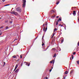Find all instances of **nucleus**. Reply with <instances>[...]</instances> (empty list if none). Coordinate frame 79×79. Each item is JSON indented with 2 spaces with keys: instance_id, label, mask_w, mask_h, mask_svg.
<instances>
[{
  "instance_id": "nucleus-63",
  "label": "nucleus",
  "mask_w": 79,
  "mask_h": 79,
  "mask_svg": "<svg viewBox=\"0 0 79 79\" xmlns=\"http://www.w3.org/2000/svg\"><path fill=\"white\" fill-rule=\"evenodd\" d=\"M78 13H79V11L78 12Z\"/></svg>"
},
{
  "instance_id": "nucleus-57",
  "label": "nucleus",
  "mask_w": 79,
  "mask_h": 79,
  "mask_svg": "<svg viewBox=\"0 0 79 79\" xmlns=\"http://www.w3.org/2000/svg\"><path fill=\"white\" fill-rule=\"evenodd\" d=\"M58 21V23H59V22H60V21Z\"/></svg>"
},
{
  "instance_id": "nucleus-14",
  "label": "nucleus",
  "mask_w": 79,
  "mask_h": 79,
  "mask_svg": "<svg viewBox=\"0 0 79 79\" xmlns=\"http://www.w3.org/2000/svg\"><path fill=\"white\" fill-rule=\"evenodd\" d=\"M14 15H18V14L17 12H15Z\"/></svg>"
},
{
  "instance_id": "nucleus-3",
  "label": "nucleus",
  "mask_w": 79,
  "mask_h": 79,
  "mask_svg": "<svg viewBox=\"0 0 79 79\" xmlns=\"http://www.w3.org/2000/svg\"><path fill=\"white\" fill-rule=\"evenodd\" d=\"M56 23V25H58V21H55L54 23V25H55V23Z\"/></svg>"
},
{
  "instance_id": "nucleus-17",
  "label": "nucleus",
  "mask_w": 79,
  "mask_h": 79,
  "mask_svg": "<svg viewBox=\"0 0 79 79\" xmlns=\"http://www.w3.org/2000/svg\"><path fill=\"white\" fill-rule=\"evenodd\" d=\"M57 50H59V51H60L61 50V49H60V48H57Z\"/></svg>"
},
{
  "instance_id": "nucleus-30",
  "label": "nucleus",
  "mask_w": 79,
  "mask_h": 79,
  "mask_svg": "<svg viewBox=\"0 0 79 79\" xmlns=\"http://www.w3.org/2000/svg\"><path fill=\"white\" fill-rule=\"evenodd\" d=\"M54 30H55V31H58V29L56 28L54 29Z\"/></svg>"
},
{
  "instance_id": "nucleus-35",
  "label": "nucleus",
  "mask_w": 79,
  "mask_h": 79,
  "mask_svg": "<svg viewBox=\"0 0 79 79\" xmlns=\"http://www.w3.org/2000/svg\"><path fill=\"white\" fill-rule=\"evenodd\" d=\"M3 26H2L0 27V29H2V28H3Z\"/></svg>"
},
{
  "instance_id": "nucleus-5",
  "label": "nucleus",
  "mask_w": 79,
  "mask_h": 79,
  "mask_svg": "<svg viewBox=\"0 0 79 79\" xmlns=\"http://www.w3.org/2000/svg\"><path fill=\"white\" fill-rule=\"evenodd\" d=\"M73 15H76V11L75 10L73 11Z\"/></svg>"
},
{
  "instance_id": "nucleus-24",
  "label": "nucleus",
  "mask_w": 79,
  "mask_h": 79,
  "mask_svg": "<svg viewBox=\"0 0 79 79\" xmlns=\"http://www.w3.org/2000/svg\"><path fill=\"white\" fill-rule=\"evenodd\" d=\"M61 21V19H59L57 20V21Z\"/></svg>"
},
{
  "instance_id": "nucleus-38",
  "label": "nucleus",
  "mask_w": 79,
  "mask_h": 79,
  "mask_svg": "<svg viewBox=\"0 0 79 79\" xmlns=\"http://www.w3.org/2000/svg\"><path fill=\"white\" fill-rule=\"evenodd\" d=\"M45 29H46L45 31H47V27H46Z\"/></svg>"
},
{
  "instance_id": "nucleus-41",
  "label": "nucleus",
  "mask_w": 79,
  "mask_h": 79,
  "mask_svg": "<svg viewBox=\"0 0 79 79\" xmlns=\"http://www.w3.org/2000/svg\"><path fill=\"white\" fill-rule=\"evenodd\" d=\"M2 32H1L0 33V35H2Z\"/></svg>"
},
{
  "instance_id": "nucleus-2",
  "label": "nucleus",
  "mask_w": 79,
  "mask_h": 79,
  "mask_svg": "<svg viewBox=\"0 0 79 79\" xmlns=\"http://www.w3.org/2000/svg\"><path fill=\"white\" fill-rule=\"evenodd\" d=\"M26 0H23V8H24V7H25V6H26Z\"/></svg>"
},
{
  "instance_id": "nucleus-49",
  "label": "nucleus",
  "mask_w": 79,
  "mask_h": 79,
  "mask_svg": "<svg viewBox=\"0 0 79 79\" xmlns=\"http://www.w3.org/2000/svg\"><path fill=\"white\" fill-rule=\"evenodd\" d=\"M53 32H55V30L54 29V30Z\"/></svg>"
},
{
  "instance_id": "nucleus-54",
  "label": "nucleus",
  "mask_w": 79,
  "mask_h": 79,
  "mask_svg": "<svg viewBox=\"0 0 79 79\" xmlns=\"http://www.w3.org/2000/svg\"><path fill=\"white\" fill-rule=\"evenodd\" d=\"M79 18V17H78V21L79 22V18Z\"/></svg>"
},
{
  "instance_id": "nucleus-25",
  "label": "nucleus",
  "mask_w": 79,
  "mask_h": 79,
  "mask_svg": "<svg viewBox=\"0 0 79 79\" xmlns=\"http://www.w3.org/2000/svg\"><path fill=\"white\" fill-rule=\"evenodd\" d=\"M6 63L5 62H4V64H3V66H4L5 65Z\"/></svg>"
},
{
  "instance_id": "nucleus-18",
  "label": "nucleus",
  "mask_w": 79,
  "mask_h": 79,
  "mask_svg": "<svg viewBox=\"0 0 79 79\" xmlns=\"http://www.w3.org/2000/svg\"><path fill=\"white\" fill-rule=\"evenodd\" d=\"M8 29V26H6V30Z\"/></svg>"
},
{
  "instance_id": "nucleus-8",
  "label": "nucleus",
  "mask_w": 79,
  "mask_h": 79,
  "mask_svg": "<svg viewBox=\"0 0 79 79\" xmlns=\"http://www.w3.org/2000/svg\"><path fill=\"white\" fill-rule=\"evenodd\" d=\"M26 65L27 66H29V65H30V64L28 63L27 62V63L26 64Z\"/></svg>"
},
{
  "instance_id": "nucleus-64",
  "label": "nucleus",
  "mask_w": 79,
  "mask_h": 79,
  "mask_svg": "<svg viewBox=\"0 0 79 79\" xmlns=\"http://www.w3.org/2000/svg\"><path fill=\"white\" fill-rule=\"evenodd\" d=\"M78 16H79V14L78 15Z\"/></svg>"
},
{
  "instance_id": "nucleus-44",
  "label": "nucleus",
  "mask_w": 79,
  "mask_h": 79,
  "mask_svg": "<svg viewBox=\"0 0 79 79\" xmlns=\"http://www.w3.org/2000/svg\"><path fill=\"white\" fill-rule=\"evenodd\" d=\"M48 46L47 48H46V50H47V49H48Z\"/></svg>"
},
{
  "instance_id": "nucleus-4",
  "label": "nucleus",
  "mask_w": 79,
  "mask_h": 79,
  "mask_svg": "<svg viewBox=\"0 0 79 79\" xmlns=\"http://www.w3.org/2000/svg\"><path fill=\"white\" fill-rule=\"evenodd\" d=\"M18 64H17L15 67V69L13 71H15L16 69H17V68H18Z\"/></svg>"
},
{
  "instance_id": "nucleus-43",
  "label": "nucleus",
  "mask_w": 79,
  "mask_h": 79,
  "mask_svg": "<svg viewBox=\"0 0 79 79\" xmlns=\"http://www.w3.org/2000/svg\"><path fill=\"white\" fill-rule=\"evenodd\" d=\"M5 0H2V2H5Z\"/></svg>"
},
{
  "instance_id": "nucleus-52",
  "label": "nucleus",
  "mask_w": 79,
  "mask_h": 79,
  "mask_svg": "<svg viewBox=\"0 0 79 79\" xmlns=\"http://www.w3.org/2000/svg\"><path fill=\"white\" fill-rule=\"evenodd\" d=\"M52 11H53V12H55V11H54V10H52Z\"/></svg>"
},
{
  "instance_id": "nucleus-20",
  "label": "nucleus",
  "mask_w": 79,
  "mask_h": 79,
  "mask_svg": "<svg viewBox=\"0 0 79 79\" xmlns=\"http://www.w3.org/2000/svg\"><path fill=\"white\" fill-rule=\"evenodd\" d=\"M77 64H79V61L78 60L77 61Z\"/></svg>"
},
{
  "instance_id": "nucleus-23",
  "label": "nucleus",
  "mask_w": 79,
  "mask_h": 79,
  "mask_svg": "<svg viewBox=\"0 0 79 79\" xmlns=\"http://www.w3.org/2000/svg\"><path fill=\"white\" fill-rule=\"evenodd\" d=\"M64 41V40H63L61 41V43L62 44L63 42V41Z\"/></svg>"
},
{
  "instance_id": "nucleus-19",
  "label": "nucleus",
  "mask_w": 79,
  "mask_h": 79,
  "mask_svg": "<svg viewBox=\"0 0 79 79\" xmlns=\"http://www.w3.org/2000/svg\"><path fill=\"white\" fill-rule=\"evenodd\" d=\"M9 4H7L4 6H9Z\"/></svg>"
},
{
  "instance_id": "nucleus-47",
  "label": "nucleus",
  "mask_w": 79,
  "mask_h": 79,
  "mask_svg": "<svg viewBox=\"0 0 79 79\" xmlns=\"http://www.w3.org/2000/svg\"><path fill=\"white\" fill-rule=\"evenodd\" d=\"M59 16H57L56 17V18H59Z\"/></svg>"
},
{
  "instance_id": "nucleus-26",
  "label": "nucleus",
  "mask_w": 79,
  "mask_h": 79,
  "mask_svg": "<svg viewBox=\"0 0 79 79\" xmlns=\"http://www.w3.org/2000/svg\"><path fill=\"white\" fill-rule=\"evenodd\" d=\"M47 22H46L45 23V26H47Z\"/></svg>"
},
{
  "instance_id": "nucleus-21",
  "label": "nucleus",
  "mask_w": 79,
  "mask_h": 79,
  "mask_svg": "<svg viewBox=\"0 0 79 79\" xmlns=\"http://www.w3.org/2000/svg\"><path fill=\"white\" fill-rule=\"evenodd\" d=\"M59 3H60V2L59 1L57 2L56 3V5L58 4H59Z\"/></svg>"
},
{
  "instance_id": "nucleus-29",
  "label": "nucleus",
  "mask_w": 79,
  "mask_h": 79,
  "mask_svg": "<svg viewBox=\"0 0 79 79\" xmlns=\"http://www.w3.org/2000/svg\"><path fill=\"white\" fill-rule=\"evenodd\" d=\"M42 47H43L44 45H45L44 44H42Z\"/></svg>"
},
{
  "instance_id": "nucleus-55",
  "label": "nucleus",
  "mask_w": 79,
  "mask_h": 79,
  "mask_svg": "<svg viewBox=\"0 0 79 79\" xmlns=\"http://www.w3.org/2000/svg\"><path fill=\"white\" fill-rule=\"evenodd\" d=\"M53 40H52V42H51V43L52 44V42H53Z\"/></svg>"
},
{
  "instance_id": "nucleus-34",
  "label": "nucleus",
  "mask_w": 79,
  "mask_h": 79,
  "mask_svg": "<svg viewBox=\"0 0 79 79\" xmlns=\"http://www.w3.org/2000/svg\"><path fill=\"white\" fill-rule=\"evenodd\" d=\"M77 44L78 46H79V41L78 42Z\"/></svg>"
},
{
  "instance_id": "nucleus-39",
  "label": "nucleus",
  "mask_w": 79,
  "mask_h": 79,
  "mask_svg": "<svg viewBox=\"0 0 79 79\" xmlns=\"http://www.w3.org/2000/svg\"><path fill=\"white\" fill-rule=\"evenodd\" d=\"M44 35H43L42 37V40H43V38H44Z\"/></svg>"
},
{
  "instance_id": "nucleus-33",
  "label": "nucleus",
  "mask_w": 79,
  "mask_h": 79,
  "mask_svg": "<svg viewBox=\"0 0 79 79\" xmlns=\"http://www.w3.org/2000/svg\"><path fill=\"white\" fill-rule=\"evenodd\" d=\"M20 56V58H22V55H21Z\"/></svg>"
},
{
  "instance_id": "nucleus-62",
  "label": "nucleus",
  "mask_w": 79,
  "mask_h": 79,
  "mask_svg": "<svg viewBox=\"0 0 79 79\" xmlns=\"http://www.w3.org/2000/svg\"><path fill=\"white\" fill-rule=\"evenodd\" d=\"M52 68V69H53V68Z\"/></svg>"
},
{
  "instance_id": "nucleus-36",
  "label": "nucleus",
  "mask_w": 79,
  "mask_h": 79,
  "mask_svg": "<svg viewBox=\"0 0 79 79\" xmlns=\"http://www.w3.org/2000/svg\"><path fill=\"white\" fill-rule=\"evenodd\" d=\"M52 69H50L49 70V72H51V71H52Z\"/></svg>"
},
{
  "instance_id": "nucleus-59",
  "label": "nucleus",
  "mask_w": 79,
  "mask_h": 79,
  "mask_svg": "<svg viewBox=\"0 0 79 79\" xmlns=\"http://www.w3.org/2000/svg\"><path fill=\"white\" fill-rule=\"evenodd\" d=\"M2 19V18H0V19Z\"/></svg>"
},
{
  "instance_id": "nucleus-40",
  "label": "nucleus",
  "mask_w": 79,
  "mask_h": 79,
  "mask_svg": "<svg viewBox=\"0 0 79 79\" xmlns=\"http://www.w3.org/2000/svg\"><path fill=\"white\" fill-rule=\"evenodd\" d=\"M63 78H64V79H66V76L64 77V76H63Z\"/></svg>"
},
{
  "instance_id": "nucleus-61",
  "label": "nucleus",
  "mask_w": 79,
  "mask_h": 79,
  "mask_svg": "<svg viewBox=\"0 0 79 79\" xmlns=\"http://www.w3.org/2000/svg\"><path fill=\"white\" fill-rule=\"evenodd\" d=\"M46 50H44V51H46Z\"/></svg>"
},
{
  "instance_id": "nucleus-42",
  "label": "nucleus",
  "mask_w": 79,
  "mask_h": 79,
  "mask_svg": "<svg viewBox=\"0 0 79 79\" xmlns=\"http://www.w3.org/2000/svg\"><path fill=\"white\" fill-rule=\"evenodd\" d=\"M42 44H44L45 43L44 42H42Z\"/></svg>"
},
{
  "instance_id": "nucleus-31",
  "label": "nucleus",
  "mask_w": 79,
  "mask_h": 79,
  "mask_svg": "<svg viewBox=\"0 0 79 79\" xmlns=\"http://www.w3.org/2000/svg\"><path fill=\"white\" fill-rule=\"evenodd\" d=\"M76 52H74L73 53V55H75L76 54Z\"/></svg>"
},
{
  "instance_id": "nucleus-9",
  "label": "nucleus",
  "mask_w": 79,
  "mask_h": 79,
  "mask_svg": "<svg viewBox=\"0 0 79 79\" xmlns=\"http://www.w3.org/2000/svg\"><path fill=\"white\" fill-rule=\"evenodd\" d=\"M54 35H55V33H53L52 36L51 37V39H52Z\"/></svg>"
},
{
  "instance_id": "nucleus-1",
  "label": "nucleus",
  "mask_w": 79,
  "mask_h": 79,
  "mask_svg": "<svg viewBox=\"0 0 79 79\" xmlns=\"http://www.w3.org/2000/svg\"><path fill=\"white\" fill-rule=\"evenodd\" d=\"M16 10L17 11H18V12H19V13H21V11H22L21 9L19 7L17 8H16Z\"/></svg>"
},
{
  "instance_id": "nucleus-27",
  "label": "nucleus",
  "mask_w": 79,
  "mask_h": 79,
  "mask_svg": "<svg viewBox=\"0 0 79 79\" xmlns=\"http://www.w3.org/2000/svg\"><path fill=\"white\" fill-rule=\"evenodd\" d=\"M53 61H51L50 62V63H53Z\"/></svg>"
},
{
  "instance_id": "nucleus-48",
  "label": "nucleus",
  "mask_w": 79,
  "mask_h": 79,
  "mask_svg": "<svg viewBox=\"0 0 79 79\" xmlns=\"http://www.w3.org/2000/svg\"><path fill=\"white\" fill-rule=\"evenodd\" d=\"M44 26H45V24H44L43 26L44 27Z\"/></svg>"
},
{
  "instance_id": "nucleus-56",
  "label": "nucleus",
  "mask_w": 79,
  "mask_h": 79,
  "mask_svg": "<svg viewBox=\"0 0 79 79\" xmlns=\"http://www.w3.org/2000/svg\"><path fill=\"white\" fill-rule=\"evenodd\" d=\"M10 24H11V23H12L11 22V21L10 22Z\"/></svg>"
},
{
  "instance_id": "nucleus-51",
  "label": "nucleus",
  "mask_w": 79,
  "mask_h": 79,
  "mask_svg": "<svg viewBox=\"0 0 79 79\" xmlns=\"http://www.w3.org/2000/svg\"><path fill=\"white\" fill-rule=\"evenodd\" d=\"M61 25L60 24H59V26H61Z\"/></svg>"
},
{
  "instance_id": "nucleus-6",
  "label": "nucleus",
  "mask_w": 79,
  "mask_h": 79,
  "mask_svg": "<svg viewBox=\"0 0 79 79\" xmlns=\"http://www.w3.org/2000/svg\"><path fill=\"white\" fill-rule=\"evenodd\" d=\"M73 72H74V70H72L71 71H70V74H71L73 73Z\"/></svg>"
},
{
  "instance_id": "nucleus-58",
  "label": "nucleus",
  "mask_w": 79,
  "mask_h": 79,
  "mask_svg": "<svg viewBox=\"0 0 79 79\" xmlns=\"http://www.w3.org/2000/svg\"><path fill=\"white\" fill-rule=\"evenodd\" d=\"M64 28H65V29L66 30V27H64Z\"/></svg>"
},
{
  "instance_id": "nucleus-13",
  "label": "nucleus",
  "mask_w": 79,
  "mask_h": 79,
  "mask_svg": "<svg viewBox=\"0 0 79 79\" xmlns=\"http://www.w3.org/2000/svg\"><path fill=\"white\" fill-rule=\"evenodd\" d=\"M52 51H55V48H53L52 49Z\"/></svg>"
},
{
  "instance_id": "nucleus-60",
  "label": "nucleus",
  "mask_w": 79,
  "mask_h": 79,
  "mask_svg": "<svg viewBox=\"0 0 79 79\" xmlns=\"http://www.w3.org/2000/svg\"><path fill=\"white\" fill-rule=\"evenodd\" d=\"M70 60H71V57L70 58Z\"/></svg>"
},
{
  "instance_id": "nucleus-32",
  "label": "nucleus",
  "mask_w": 79,
  "mask_h": 79,
  "mask_svg": "<svg viewBox=\"0 0 79 79\" xmlns=\"http://www.w3.org/2000/svg\"><path fill=\"white\" fill-rule=\"evenodd\" d=\"M23 62H22L21 63V66H23Z\"/></svg>"
},
{
  "instance_id": "nucleus-7",
  "label": "nucleus",
  "mask_w": 79,
  "mask_h": 79,
  "mask_svg": "<svg viewBox=\"0 0 79 79\" xmlns=\"http://www.w3.org/2000/svg\"><path fill=\"white\" fill-rule=\"evenodd\" d=\"M12 58H17V56L14 55L13 56H12Z\"/></svg>"
},
{
  "instance_id": "nucleus-53",
  "label": "nucleus",
  "mask_w": 79,
  "mask_h": 79,
  "mask_svg": "<svg viewBox=\"0 0 79 79\" xmlns=\"http://www.w3.org/2000/svg\"><path fill=\"white\" fill-rule=\"evenodd\" d=\"M63 26V25H61V27H62V26Z\"/></svg>"
},
{
  "instance_id": "nucleus-15",
  "label": "nucleus",
  "mask_w": 79,
  "mask_h": 79,
  "mask_svg": "<svg viewBox=\"0 0 79 79\" xmlns=\"http://www.w3.org/2000/svg\"><path fill=\"white\" fill-rule=\"evenodd\" d=\"M15 12L14 11H12L11 12V14H13V15H15Z\"/></svg>"
},
{
  "instance_id": "nucleus-16",
  "label": "nucleus",
  "mask_w": 79,
  "mask_h": 79,
  "mask_svg": "<svg viewBox=\"0 0 79 79\" xmlns=\"http://www.w3.org/2000/svg\"><path fill=\"white\" fill-rule=\"evenodd\" d=\"M56 53H55L53 56V58H54V57H55V56H56Z\"/></svg>"
},
{
  "instance_id": "nucleus-28",
  "label": "nucleus",
  "mask_w": 79,
  "mask_h": 79,
  "mask_svg": "<svg viewBox=\"0 0 79 79\" xmlns=\"http://www.w3.org/2000/svg\"><path fill=\"white\" fill-rule=\"evenodd\" d=\"M27 62H24V64H26Z\"/></svg>"
},
{
  "instance_id": "nucleus-12",
  "label": "nucleus",
  "mask_w": 79,
  "mask_h": 79,
  "mask_svg": "<svg viewBox=\"0 0 79 79\" xmlns=\"http://www.w3.org/2000/svg\"><path fill=\"white\" fill-rule=\"evenodd\" d=\"M19 70V69H17L15 71V73H18V71Z\"/></svg>"
},
{
  "instance_id": "nucleus-22",
  "label": "nucleus",
  "mask_w": 79,
  "mask_h": 79,
  "mask_svg": "<svg viewBox=\"0 0 79 79\" xmlns=\"http://www.w3.org/2000/svg\"><path fill=\"white\" fill-rule=\"evenodd\" d=\"M72 59H73V58H74V56L73 55H72Z\"/></svg>"
},
{
  "instance_id": "nucleus-10",
  "label": "nucleus",
  "mask_w": 79,
  "mask_h": 79,
  "mask_svg": "<svg viewBox=\"0 0 79 79\" xmlns=\"http://www.w3.org/2000/svg\"><path fill=\"white\" fill-rule=\"evenodd\" d=\"M64 74H68V71H65L64 73Z\"/></svg>"
},
{
  "instance_id": "nucleus-37",
  "label": "nucleus",
  "mask_w": 79,
  "mask_h": 79,
  "mask_svg": "<svg viewBox=\"0 0 79 79\" xmlns=\"http://www.w3.org/2000/svg\"><path fill=\"white\" fill-rule=\"evenodd\" d=\"M44 79H48V77H45V78H44Z\"/></svg>"
},
{
  "instance_id": "nucleus-11",
  "label": "nucleus",
  "mask_w": 79,
  "mask_h": 79,
  "mask_svg": "<svg viewBox=\"0 0 79 79\" xmlns=\"http://www.w3.org/2000/svg\"><path fill=\"white\" fill-rule=\"evenodd\" d=\"M43 31H44L45 32H46V31H46V29H45V27H44V28Z\"/></svg>"
},
{
  "instance_id": "nucleus-45",
  "label": "nucleus",
  "mask_w": 79,
  "mask_h": 79,
  "mask_svg": "<svg viewBox=\"0 0 79 79\" xmlns=\"http://www.w3.org/2000/svg\"><path fill=\"white\" fill-rule=\"evenodd\" d=\"M17 56V57H19V56H18V55H17V56Z\"/></svg>"
},
{
  "instance_id": "nucleus-50",
  "label": "nucleus",
  "mask_w": 79,
  "mask_h": 79,
  "mask_svg": "<svg viewBox=\"0 0 79 79\" xmlns=\"http://www.w3.org/2000/svg\"><path fill=\"white\" fill-rule=\"evenodd\" d=\"M37 39V37H36L35 38V39Z\"/></svg>"
},
{
  "instance_id": "nucleus-46",
  "label": "nucleus",
  "mask_w": 79,
  "mask_h": 79,
  "mask_svg": "<svg viewBox=\"0 0 79 79\" xmlns=\"http://www.w3.org/2000/svg\"><path fill=\"white\" fill-rule=\"evenodd\" d=\"M19 61V59H18L17 61Z\"/></svg>"
}]
</instances>
